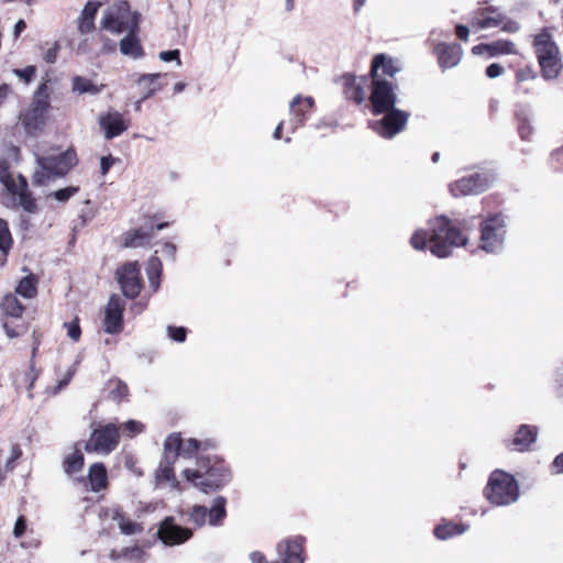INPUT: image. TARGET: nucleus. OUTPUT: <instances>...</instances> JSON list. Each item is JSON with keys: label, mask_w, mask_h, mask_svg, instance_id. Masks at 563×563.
<instances>
[{"label": "nucleus", "mask_w": 563, "mask_h": 563, "mask_svg": "<svg viewBox=\"0 0 563 563\" xmlns=\"http://www.w3.org/2000/svg\"><path fill=\"white\" fill-rule=\"evenodd\" d=\"M456 34H457L459 38H461L463 41H467L468 34H470V30L465 25H457L456 26Z\"/></svg>", "instance_id": "nucleus-59"}, {"label": "nucleus", "mask_w": 563, "mask_h": 563, "mask_svg": "<svg viewBox=\"0 0 563 563\" xmlns=\"http://www.w3.org/2000/svg\"><path fill=\"white\" fill-rule=\"evenodd\" d=\"M11 93V88L7 84L0 85V106L8 99Z\"/></svg>", "instance_id": "nucleus-58"}, {"label": "nucleus", "mask_w": 563, "mask_h": 563, "mask_svg": "<svg viewBox=\"0 0 563 563\" xmlns=\"http://www.w3.org/2000/svg\"><path fill=\"white\" fill-rule=\"evenodd\" d=\"M487 499L496 506H506L519 498L516 478L503 471H494L485 488Z\"/></svg>", "instance_id": "nucleus-5"}, {"label": "nucleus", "mask_w": 563, "mask_h": 563, "mask_svg": "<svg viewBox=\"0 0 563 563\" xmlns=\"http://www.w3.org/2000/svg\"><path fill=\"white\" fill-rule=\"evenodd\" d=\"M115 159L112 156H103L100 161V169L101 174L106 175L111 166L114 164Z\"/></svg>", "instance_id": "nucleus-56"}, {"label": "nucleus", "mask_w": 563, "mask_h": 563, "mask_svg": "<svg viewBox=\"0 0 563 563\" xmlns=\"http://www.w3.org/2000/svg\"><path fill=\"white\" fill-rule=\"evenodd\" d=\"M429 231L417 229L410 238V245L416 251H424L428 245L430 252L444 258L451 255L454 247L464 246L468 242L457 228L444 217H437L428 222Z\"/></svg>", "instance_id": "nucleus-1"}, {"label": "nucleus", "mask_w": 563, "mask_h": 563, "mask_svg": "<svg viewBox=\"0 0 563 563\" xmlns=\"http://www.w3.org/2000/svg\"><path fill=\"white\" fill-rule=\"evenodd\" d=\"M73 89L78 93L97 95L100 92V88L95 86L89 79L79 76L74 78Z\"/></svg>", "instance_id": "nucleus-39"}, {"label": "nucleus", "mask_w": 563, "mask_h": 563, "mask_svg": "<svg viewBox=\"0 0 563 563\" xmlns=\"http://www.w3.org/2000/svg\"><path fill=\"white\" fill-rule=\"evenodd\" d=\"M13 73L16 77H19L20 79L24 80L27 84L31 81V79L35 75V67L27 66L23 69H14Z\"/></svg>", "instance_id": "nucleus-48"}, {"label": "nucleus", "mask_w": 563, "mask_h": 563, "mask_svg": "<svg viewBox=\"0 0 563 563\" xmlns=\"http://www.w3.org/2000/svg\"><path fill=\"white\" fill-rule=\"evenodd\" d=\"M183 476L205 494L222 488L230 479L227 470L216 466L207 467L206 463L197 468L186 467Z\"/></svg>", "instance_id": "nucleus-7"}, {"label": "nucleus", "mask_w": 563, "mask_h": 563, "mask_svg": "<svg viewBox=\"0 0 563 563\" xmlns=\"http://www.w3.org/2000/svg\"><path fill=\"white\" fill-rule=\"evenodd\" d=\"M364 78H357L352 75L344 76V85H355V89L347 91V97L354 100L356 103H362L365 99V92L363 89Z\"/></svg>", "instance_id": "nucleus-34"}, {"label": "nucleus", "mask_w": 563, "mask_h": 563, "mask_svg": "<svg viewBox=\"0 0 563 563\" xmlns=\"http://www.w3.org/2000/svg\"><path fill=\"white\" fill-rule=\"evenodd\" d=\"M88 479L90 489L98 493L107 487V470L102 463H95L89 467Z\"/></svg>", "instance_id": "nucleus-29"}, {"label": "nucleus", "mask_w": 563, "mask_h": 563, "mask_svg": "<svg viewBox=\"0 0 563 563\" xmlns=\"http://www.w3.org/2000/svg\"><path fill=\"white\" fill-rule=\"evenodd\" d=\"M0 183L18 199L19 205L27 212L36 210L35 200L27 188V183L22 175H14L5 159L0 161Z\"/></svg>", "instance_id": "nucleus-9"}, {"label": "nucleus", "mask_w": 563, "mask_h": 563, "mask_svg": "<svg viewBox=\"0 0 563 563\" xmlns=\"http://www.w3.org/2000/svg\"><path fill=\"white\" fill-rule=\"evenodd\" d=\"M504 74V68L499 65V64H490L487 68H486V75L489 77V78H497L499 76H501Z\"/></svg>", "instance_id": "nucleus-52"}, {"label": "nucleus", "mask_w": 563, "mask_h": 563, "mask_svg": "<svg viewBox=\"0 0 563 563\" xmlns=\"http://www.w3.org/2000/svg\"><path fill=\"white\" fill-rule=\"evenodd\" d=\"M211 444L209 442H200L196 439H183L179 433L168 435L164 443L166 454H172L173 459L180 456L183 459H196L197 465L200 467L205 463L201 452L206 451Z\"/></svg>", "instance_id": "nucleus-10"}, {"label": "nucleus", "mask_w": 563, "mask_h": 563, "mask_svg": "<svg viewBox=\"0 0 563 563\" xmlns=\"http://www.w3.org/2000/svg\"><path fill=\"white\" fill-rule=\"evenodd\" d=\"M120 51L124 56L131 58H139L143 55V49L140 44V41L136 36L133 35V32H130L129 35L121 40Z\"/></svg>", "instance_id": "nucleus-31"}, {"label": "nucleus", "mask_w": 563, "mask_h": 563, "mask_svg": "<svg viewBox=\"0 0 563 563\" xmlns=\"http://www.w3.org/2000/svg\"><path fill=\"white\" fill-rule=\"evenodd\" d=\"M185 88H186V84H185V82L179 81V82H176V84L174 85V88H173V89H174V92H175V93H179V92H181Z\"/></svg>", "instance_id": "nucleus-64"}, {"label": "nucleus", "mask_w": 563, "mask_h": 563, "mask_svg": "<svg viewBox=\"0 0 563 563\" xmlns=\"http://www.w3.org/2000/svg\"><path fill=\"white\" fill-rule=\"evenodd\" d=\"M162 273V263L158 257L153 256L150 258L146 266V274L153 290H156L159 286V276Z\"/></svg>", "instance_id": "nucleus-36"}, {"label": "nucleus", "mask_w": 563, "mask_h": 563, "mask_svg": "<svg viewBox=\"0 0 563 563\" xmlns=\"http://www.w3.org/2000/svg\"><path fill=\"white\" fill-rule=\"evenodd\" d=\"M110 384L114 386L111 390V395L114 400H120L128 395V386L124 383L114 380Z\"/></svg>", "instance_id": "nucleus-45"}, {"label": "nucleus", "mask_w": 563, "mask_h": 563, "mask_svg": "<svg viewBox=\"0 0 563 563\" xmlns=\"http://www.w3.org/2000/svg\"><path fill=\"white\" fill-rule=\"evenodd\" d=\"M101 3L88 1L78 16V31L81 34L90 33L95 29V18Z\"/></svg>", "instance_id": "nucleus-25"}, {"label": "nucleus", "mask_w": 563, "mask_h": 563, "mask_svg": "<svg viewBox=\"0 0 563 563\" xmlns=\"http://www.w3.org/2000/svg\"><path fill=\"white\" fill-rule=\"evenodd\" d=\"M12 246V238L8 224L4 220L0 219V265L5 263V256Z\"/></svg>", "instance_id": "nucleus-37"}, {"label": "nucleus", "mask_w": 563, "mask_h": 563, "mask_svg": "<svg viewBox=\"0 0 563 563\" xmlns=\"http://www.w3.org/2000/svg\"><path fill=\"white\" fill-rule=\"evenodd\" d=\"M49 93L46 84L38 86L30 107L20 113V121L26 134L36 136L44 131L48 118Z\"/></svg>", "instance_id": "nucleus-3"}, {"label": "nucleus", "mask_w": 563, "mask_h": 563, "mask_svg": "<svg viewBox=\"0 0 563 563\" xmlns=\"http://www.w3.org/2000/svg\"><path fill=\"white\" fill-rule=\"evenodd\" d=\"M58 52V45L55 43L51 48H48L44 54V59L48 64H53L56 60Z\"/></svg>", "instance_id": "nucleus-55"}, {"label": "nucleus", "mask_w": 563, "mask_h": 563, "mask_svg": "<svg viewBox=\"0 0 563 563\" xmlns=\"http://www.w3.org/2000/svg\"><path fill=\"white\" fill-rule=\"evenodd\" d=\"M465 527L453 525V523H443L438 526L434 529V534L440 540H446L451 537L459 536L465 532Z\"/></svg>", "instance_id": "nucleus-38"}, {"label": "nucleus", "mask_w": 563, "mask_h": 563, "mask_svg": "<svg viewBox=\"0 0 563 563\" xmlns=\"http://www.w3.org/2000/svg\"><path fill=\"white\" fill-rule=\"evenodd\" d=\"M25 528H26V525H25V519L24 517H19L18 520L15 521V525H14V528H13V534L15 538H20L22 537V534L24 533L25 531Z\"/></svg>", "instance_id": "nucleus-54"}, {"label": "nucleus", "mask_w": 563, "mask_h": 563, "mask_svg": "<svg viewBox=\"0 0 563 563\" xmlns=\"http://www.w3.org/2000/svg\"><path fill=\"white\" fill-rule=\"evenodd\" d=\"M168 336L176 342H184L186 339V329L184 327H168Z\"/></svg>", "instance_id": "nucleus-47"}, {"label": "nucleus", "mask_w": 563, "mask_h": 563, "mask_svg": "<svg viewBox=\"0 0 563 563\" xmlns=\"http://www.w3.org/2000/svg\"><path fill=\"white\" fill-rule=\"evenodd\" d=\"M225 498L219 496L213 499L211 508L207 509L208 523L210 526H220L227 516L225 511Z\"/></svg>", "instance_id": "nucleus-30"}, {"label": "nucleus", "mask_w": 563, "mask_h": 563, "mask_svg": "<svg viewBox=\"0 0 563 563\" xmlns=\"http://www.w3.org/2000/svg\"><path fill=\"white\" fill-rule=\"evenodd\" d=\"M101 24L114 33L134 32L137 29L139 14L130 11L126 1L119 0L104 11Z\"/></svg>", "instance_id": "nucleus-8"}, {"label": "nucleus", "mask_w": 563, "mask_h": 563, "mask_svg": "<svg viewBox=\"0 0 563 563\" xmlns=\"http://www.w3.org/2000/svg\"><path fill=\"white\" fill-rule=\"evenodd\" d=\"M153 232H145L143 230H133L126 233L124 238V246L140 247L146 245L153 238Z\"/></svg>", "instance_id": "nucleus-32"}, {"label": "nucleus", "mask_w": 563, "mask_h": 563, "mask_svg": "<svg viewBox=\"0 0 563 563\" xmlns=\"http://www.w3.org/2000/svg\"><path fill=\"white\" fill-rule=\"evenodd\" d=\"M64 327L67 330V335L69 339H71L74 342L79 341L80 335H81V330H80L79 322L77 319H75L70 322L64 323Z\"/></svg>", "instance_id": "nucleus-44"}, {"label": "nucleus", "mask_w": 563, "mask_h": 563, "mask_svg": "<svg viewBox=\"0 0 563 563\" xmlns=\"http://www.w3.org/2000/svg\"><path fill=\"white\" fill-rule=\"evenodd\" d=\"M124 301L117 295L110 297L104 311L103 330L113 334L122 330Z\"/></svg>", "instance_id": "nucleus-17"}, {"label": "nucleus", "mask_w": 563, "mask_h": 563, "mask_svg": "<svg viewBox=\"0 0 563 563\" xmlns=\"http://www.w3.org/2000/svg\"><path fill=\"white\" fill-rule=\"evenodd\" d=\"M553 472L556 474L563 473V453L558 455L552 463Z\"/></svg>", "instance_id": "nucleus-57"}, {"label": "nucleus", "mask_w": 563, "mask_h": 563, "mask_svg": "<svg viewBox=\"0 0 563 563\" xmlns=\"http://www.w3.org/2000/svg\"><path fill=\"white\" fill-rule=\"evenodd\" d=\"M313 107V99L311 97L302 98L301 96L295 97L289 106L290 120L289 125L294 132L298 126L301 125L305 120V115Z\"/></svg>", "instance_id": "nucleus-22"}, {"label": "nucleus", "mask_w": 563, "mask_h": 563, "mask_svg": "<svg viewBox=\"0 0 563 563\" xmlns=\"http://www.w3.org/2000/svg\"><path fill=\"white\" fill-rule=\"evenodd\" d=\"M3 328L5 330L7 335L10 339L18 338V336L22 335L25 332V329L23 327L12 328L8 323H4Z\"/></svg>", "instance_id": "nucleus-53"}, {"label": "nucleus", "mask_w": 563, "mask_h": 563, "mask_svg": "<svg viewBox=\"0 0 563 563\" xmlns=\"http://www.w3.org/2000/svg\"><path fill=\"white\" fill-rule=\"evenodd\" d=\"M472 52L477 56L497 57L501 55L517 54L516 44L508 40H498L492 43H483L473 46Z\"/></svg>", "instance_id": "nucleus-19"}, {"label": "nucleus", "mask_w": 563, "mask_h": 563, "mask_svg": "<svg viewBox=\"0 0 563 563\" xmlns=\"http://www.w3.org/2000/svg\"><path fill=\"white\" fill-rule=\"evenodd\" d=\"M532 125L527 119H521L519 124V133L522 140H528L532 134Z\"/></svg>", "instance_id": "nucleus-50"}, {"label": "nucleus", "mask_w": 563, "mask_h": 563, "mask_svg": "<svg viewBox=\"0 0 563 563\" xmlns=\"http://www.w3.org/2000/svg\"><path fill=\"white\" fill-rule=\"evenodd\" d=\"M250 560L252 563H267L265 556L260 552H252L250 554Z\"/></svg>", "instance_id": "nucleus-61"}, {"label": "nucleus", "mask_w": 563, "mask_h": 563, "mask_svg": "<svg viewBox=\"0 0 563 563\" xmlns=\"http://www.w3.org/2000/svg\"><path fill=\"white\" fill-rule=\"evenodd\" d=\"M120 432L119 428L113 423L100 426L92 430L90 438L85 444V450L88 453H97L108 455L119 444Z\"/></svg>", "instance_id": "nucleus-13"}, {"label": "nucleus", "mask_w": 563, "mask_h": 563, "mask_svg": "<svg viewBox=\"0 0 563 563\" xmlns=\"http://www.w3.org/2000/svg\"><path fill=\"white\" fill-rule=\"evenodd\" d=\"M189 520L197 527H202L208 520L207 508L203 506H194L189 512Z\"/></svg>", "instance_id": "nucleus-41"}, {"label": "nucleus", "mask_w": 563, "mask_h": 563, "mask_svg": "<svg viewBox=\"0 0 563 563\" xmlns=\"http://www.w3.org/2000/svg\"><path fill=\"white\" fill-rule=\"evenodd\" d=\"M84 463V454L78 449H75L73 453L65 457L64 470L69 475L77 474L81 472Z\"/></svg>", "instance_id": "nucleus-33"}, {"label": "nucleus", "mask_w": 563, "mask_h": 563, "mask_svg": "<svg viewBox=\"0 0 563 563\" xmlns=\"http://www.w3.org/2000/svg\"><path fill=\"white\" fill-rule=\"evenodd\" d=\"M176 459H173L172 454H166L164 451V460L159 463L155 477L159 484H169L173 488L179 489V483L176 479L173 464Z\"/></svg>", "instance_id": "nucleus-24"}, {"label": "nucleus", "mask_w": 563, "mask_h": 563, "mask_svg": "<svg viewBox=\"0 0 563 563\" xmlns=\"http://www.w3.org/2000/svg\"><path fill=\"white\" fill-rule=\"evenodd\" d=\"M490 185V179L486 175L473 174L457 179L450 186L454 196L478 195L486 190Z\"/></svg>", "instance_id": "nucleus-15"}, {"label": "nucleus", "mask_w": 563, "mask_h": 563, "mask_svg": "<svg viewBox=\"0 0 563 563\" xmlns=\"http://www.w3.org/2000/svg\"><path fill=\"white\" fill-rule=\"evenodd\" d=\"M163 77L162 74H145L137 78L136 85L140 87L143 99L152 97L155 92L162 89L159 79Z\"/></svg>", "instance_id": "nucleus-28"}, {"label": "nucleus", "mask_w": 563, "mask_h": 563, "mask_svg": "<svg viewBox=\"0 0 563 563\" xmlns=\"http://www.w3.org/2000/svg\"><path fill=\"white\" fill-rule=\"evenodd\" d=\"M36 163L33 183L46 185L49 180L66 175L77 164V156L74 151L68 150L58 156H36Z\"/></svg>", "instance_id": "nucleus-4"}, {"label": "nucleus", "mask_w": 563, "mask_h": 563, "mask_svg": "<svg viewBox=\"0 0 563 563\" xmlns=\"http://www.w3.org/2000/svg\"><path fill=\"white\" fill-rule=\"evenodd\" d=\"M180 52L179 49H172V51H163L158 54V57L161 60L168 63L172 60L176 62V65L179 67L181 65V60L179 58Z\"/></svg>", "instance_id": "nucleus-46"}, {"label": "nucleus", "mask_w": 563, "mask_h": 563, "mask_svg": "<svg viewBox=\"0 0 563 563\" xmlns=\"http://www.w3.org/2000/svg\"><path fill=\"white\" fill-rule=\"evenodd\" d=\"M400 70V66L393 58L387 57L385 54H378L372 62L371 74L373 79H382L383 75L393 77Z\"/></svg>", "instance_id": "nucleus-23"}, {"label": "nucleus", "mask_w": 563, "mask_h": 563, "mask_svg": "<svg viewBox=\"0 0 563 563\" xmlns=\"http://www.w3.org/2000/svg\"><path fill=\"white\" fill-rule=\"evenodd\" d=\"M26 27V24L23 20H19L14 25V36L18 37L22 31Z\"/></svg>", "instance_id": "nucleus-62"}, {"label": "nucleus", "mask_w": 563, "mask_h": 563, "mask_svg": "<svg viewBox=\"0 0 563 563\" xmlns=\"http://www.w3.org/2000/svg\"><path fill=\"white\" fill-rule=\"evenodd\" d=\"M506 221L500 214H494L481 223L479 249L496 253L503 249L506 238Z\"/></svg>", "instance_id": "nucleus-11"}, {"label": "nucleus", "mask_w": 563, "mask_h": 563, "mask_svg": "<svg viewBox=\"0 0 563 563\" xmlns=\"http://www.w3.org/2000/svg\"><path fill=\"white\" fill-rule=\"evenodd\" d=\"M118 283L125 297L134 298L141 290L140 267L137 262L124 264L117 272Z\"/></svg>", "instance_id": "nucleus-14"}, {"label": "nucleus", "mask_w": 563, "mask_h": 563, "mask_svg": "<svg viewBox=\"0 0 563 563\" xmlns=\"http://www.w3.org/2000/svg\"><path fill=\"white\" fill-rule=\"evenodd\" d=\"M191 536V530L176 525L173 517L165 518L157 530L158 539L170 547L184 543Z\"/></svg>", "instance_id": "nucleus-16"}, {"label": "nucleus", "mask_w": 563, "mask_h": 563, "mask_svg": "<svg viewBox=\"0 0 563 563\" xmlns=\"http://www.w3.org/2000/svg\"><path fill=\"white\" fill-rule=\"evenodd\" d=\"M280 563H303L302 539H286L277 544Z\"/></svg>", "instance_id": "nucleus-20"}, {"label": "nucleus", "mask_w": 563, "mask_h": 563, "mask_svg": "<svg viewBox=\"0 0 563 563\" xmlns=\"http://www.w3.org/2000/svg\"><path fill=\"white\" fill-rule=\"evenodd\" d=\"M537 435V428L526 424L521 426L512 440L515 450L519 452L529 450L530 445L536 442Z\"/></svg>", "instance_id": "nucleus-26"}, {"label": "nucleus", "mask_w": 563, "mask_h": 563, "mask_svg": "<svg viewBox=\"0 0 563 563\" xmlns=\"http://www.w3.org/2000/svg\"><path fill=\"white\" fill-rule=\"evenodd\" d=\"M144 431V424L137 420H129L122 426V432L125 437L133 438Z\"/></svg>", "instance_id": "nucleus-42"}, {"label": "nucleus", "mask_w": 563, "mask_h": 563, "mask_svg": "<svg viewBox=\"0 0 563 563\" xmlns=\"http://www.w3.org/2000/svg\"><path fill=\"white\" fill-rule=\"evenodd\" d=\"M472 26L475 30H487L499 27L507 33H516L519 31V24L506 16L498 8L485 7L479 8L473 13Z\"/></svg>", "instance_id": "nucleus-12"}, {"label": "nucleus", "mask_w": 563, "mask_h": 563, "mask_svg": "<svg viewBox=\"0 0 563 563\" xmlns=\"http://www.w3.org/2000/svg\"><path fill=\"white\" fill-rule=\"evenodd\" d=\"M71 374H67V376L60 379L55 387H48L46 389V394L48 395H57L70 380Z\"/></svg>", "instance_id": "nucleus-51"}, {"label": "nucleus", "mask_w": 563, "mask_h": 563, "mask_svg": "<svg viewBox=\"0 0 563 563\" xmlns=\"http://www.w3.org/2000/svg\"><path fill=\"white\" fill-rule=\"evenodd\" d=\"M77 186H69L63 189H58L52 194V196L59 202H65L78 192Z\"/></svg>", "instance_id": "nucleus-43"}, {"label": "nucleus", "mask_w": 563, "mask_h": 563, "mask_svg": "<svg viewBox=\"0 0 563 563\" xmlns=\"http://www.w3.org/2000/svg\"><path fill=\"white\" fill-rule=\"evenodd\" d=\"M112 519L117 522L121 533L125 536L140 534L144 529L142 523L130 519L119 509L112 510Z\"/></svg>", "instance_id": "nucleus-27"}, {"label": "nucleus", "mask_w": 563, "mask_h": 563, "mask_svg": "<svg viewBox=\"0 0 563 563\" xmlns=\"http://www.w3.org/2000/svg\"><path fill=\"white\" fill-rule=\"evenodd\" d=\"M1 310L5 316L19 318L22 314L23 307L19 302L18 298L10 294L3 297L1 301Z\"/></svg>", "instance_id": "nucleus-35"}, {"label": "nucleus", "mask_w": 563, "mask_h": 563, "mask_svg": "<svg viewBox=\"0 0 563 563\" xmlns=\"http://www.w3.org/2000/svg\"><path fill=\"white\" fill-rule=\"evenodd\" d=\"M175 251H176V249H175V246H174L173 244H170V243H166V244L164 245V252H165L166 254H168V255H170V256H174Z\"/></svg>", "instance_id": "nucleus-63"}, {"label": "nucleus", "mask_w": 563, "mask_h": 563, "mask_svg": "<svg viewBox=\"0 0 563 563\" xmlns=\"http://www.w3.org/2000/svg\"><path fill=\"white\" fill-rule=\"evenodd\" d=\"M124 555L129 558L141 559L143 556V551L140 548L135 547L130 550H126L124 552Z\"/></svg>", "instance_id": "nucleus-60"}, {"label": "nucleus", "mask_w": 563, "mask_h": 563, "mask_svg": "<svg viewBox=\"0 0 563 563\" xmlns=\"http://www.w3.org/2000/svg\"><path fill=\"white\" fill-rule=\"evenodd\" d=\"M16 292L25 298H31L35 295L36 288L33 278L24 277L16 286Z\"/></svg>", "instance_id": "nucleus-40"}, {"label": "nucleus", "mask_w": 563, "mask_h": 563, "mask_svg": "<svg viewBox=\"0 0 563 563\" xmlns=\"http://www.w3.org/2000/svg\"><path fill=\"white\" fill-rule=\"evenodd\" d=\"M32 351H31V358H30V366L33 368L34 366V360L36 357L40 344H41V336L35 331L32 333Z\"/></svg>", "instance_id": "nucleus-49"}, {"label": "nucleus", "mask_w": 563, "mask_h": 563, "mask_svg": "<svg viewBox=\"0 0 563 563\" xmlns=\"http://www.w3.org/2000/svg\"><path fill=\"white\" fill-rule=\"evenodd\" d=\"M99 124L107 140H112L129 129V121L118 111H108L101 114Z\"/></svg>", "instance_id": "nucleus-18"}, {"label": "nucleus", "mask_w": 563, "mask_h": 563, "mask_svg": "<svg viewBox=\"0 0 563 563\" xmlns=\"http://www.w3.org/2000/svg\"><path fill=\"white\" fill-rule=\"evenodd\" d=\"M371 101L375 114L384 113V118L372 123V128L384 139H393L401 132L408 121V114L395 109L396 95L394 86L385 79L373 80Z\"/></svg>", "instance_id": "nucleus-2"}, {"label": "nucleus", "mask_w": 563, "mask_h": 563, "mask_svg": "<svg viewBox=\"0 0 563 563\" xmlns=\"http://www.w3.org/2000/svg\"><path fill=\"white\" fill-rule=\"evenodd\" d=\"M536 54L545 79H555L563 64L558 45L552 41L551 35L543 31L534 40Z\"/></svg>", "instance_id": "nucleus-6"}, {"label": "nucleus", "mask_w": 563, "mask_h": 563, "mask_svg": "<svg viewBox=\"0 0 563 563\" xmlns=\"http://www.w3.org/2000/svg\"><path fill=\"white\" fill-rule=\"evenodd\" d=\"M434 53L438 56L439 65L442 68H452L460 64L463 55V49L459 44L439 43Z\"/></svg>", "instance_id": "nucleus-21"}]
</instances>
